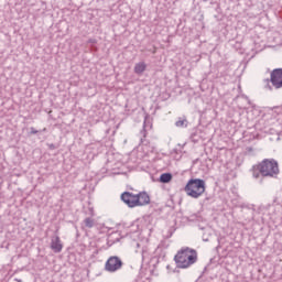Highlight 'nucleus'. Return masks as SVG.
<instances>
[{
  "label": "nucleus",
  "instance_id": "f257e3e1",
  "mask_svg": "<svg viewBox=\"0 0 282 282\" xmlns=\"http://www.w3.org/2000/svg\"><path fill=\"white\" fill-rule=\"evenodd\" d=\"M279 161L274 159H263L260 163L252 166V173L256 177H276L279 176Z\"/></svg>",
  "mask_w": 282,
  "mask_h": 282
},
{
  "label": "nucleus",
  "instance_id": "f03ea898",
  "mask_svg": "<svg viewBox=\"0 0 282 282\" xmlns=\"http://www.w3.org/2000/svg\"><path fill=\"white\" fill-rule=\"evenodd\" d=\"M174 261L176 268L181 270H186L197 263V250L191 249L189 247L181 248L177 253L174 256Z\"/></svg>",
  "mask_w": 282,
  "mask_h": 282
},
{
  "label": "nucleus",
  "instance_id": "7ed1b4c3",
  "mask_svg": "<svg viewBox=\"0 0 282 282\" xmlns=\"http://www.w3.org/2000/svg\"><path fill=\"white\" fill-rule=\"evenodd\" d=\"M188 197L199 199L206 193V181L202 178H191L184 187Z\"/></svg>",
  "mask_w": 282,
  "mask_h": 282
},
{
  "label": "nucleus",
  "instance_id": "20e7f679",
  "mask_svg": "<svg viewBox=\"0 0 282 282\" xmlns=\"http://www.w3.org/2000/svg\"><path fill=\"white\" fill-rule=\"evenodd\" d=\"M124 262L118 256H111L108 258L105 264L106 272H118V270H122Z\"/></svg>",
  "mask_w": 282,
  "mask_h": 282
},
{
  "label": "nucleus",
  "instance_id": "39448f33",
  "mask_svg": "<svg viewBox=\"0 0 282 282\" xmlns=\"http://www.w3.org/2000/svg\"><path fill=\"white\" fill-rule=\"evenodd\" d=\"M271 84L275 89H282V68H275L271 72Z\"/></svg>",
  "mask_w": 282,
  "mask_h": 282
},
{
  "label": "nucleus",
  "instance_id": "423d86ee",
  "mask_svg": "<svg viewBox=\"0 0 282 282\" xmlns=\"http://www.w3.org/2000/svg\"><path fill=\"white\" fill-rule=\"evenodd\" d=\"M151 204V197L147 192H140L135 195V206H147Z\"/></svg>",
  "mask_w": 282,
  "mask_h": 282
},
{
  "label": "nucleus",
  "instance_id": "0eeeda50",
  "mask_svg": "<svg viewBox=\"0 0 282 282\" xmlns=\"http://www.w3.org/2000/svg\"><path fill=\"white\" fill-rule=\"evenodd\" d=\"M121 199L129 208H135V195L131 192H124L121 194Z\"/></svg>",
  "mask_w": 282,
  "mask_h": 282
},
{
  "label": "nucleus",
  "instance_id": "6e6552de",
  "mask_svg": "<svg viewBox=\"0 0 282 282\" xmlns=\"http://www.w3.org/2000/svg\"><path fill=\"white\" fill-rule=\"evenodd\" d=\"M51 249L53 252L58 253L63 251V243L61 242V237L53 236L51 238Z\"/></svg>",
  "mask_w": 282,
  "mask_h": 282
},
{
  "label": "nucleus",
  "instance_id": "1a4fd4ad",
  "mask_svg": "<svg viewBox=\"0 0 282 282\" xmlns=\"http://www.w3.org/2000/svg\"><path fill=\"white\" fill-rule=\"evenodd\" d=\"M144 72H147V63L139 62L134 65V74H137V76H142Z\"/></svg>",
  "mask_w": 282,
  "mask_h": 282
},
{
  "label": "nucleus",
  "instance_id": "9d476101",
  "mask_svg": "<svg viewBox=\"0 0 282 282\" xmlns=\"http://www.w3.org/2000/svg\"><path fill=\"white\" fill-rule=\"evenodd\" d=\"M171 180H173V177H152V182H159L161 185V188H163V191H166V186L164 184H171Z\"/></svg>",
  "mask_w": 282,
  "mask_h": 282
},
{
  "label": "nucleus",
  "instance_id": "9b49d317",
  "mask_svg": "<svg viewBox=\"0 0 282 282\" xmlns=\"http://www.w3.org/2000/svg\"><path fill=\"white\" fill-rule=\"evenodd\" d=\"M138 151H143L145 155H148V158H151L153 153H155V148L149 145H141L138 148Z\"/></svg>",
  "mask_w": 282,
  "mask_h": 282
},
{
  "label": "nucleus",
  "instance_id": "f8f14e48",
  "mask_svg": "<svg viewBox=\"0 0 282 282\" xmlns=\"http://www.w3.org/2000/svg\"><path fill=\"white\" fill-rule=\"evenodd\" d=\"M94 226H96V219L91 218V217H87L84 219L83 221V228H94Z\"/></svg>",
  "mask_w": 282,
  "mask_h": 282
},
{
  "label": "nucleus",
  "instance_id": "ddd939ff",
  "mask_svg": "<svg viewBox=\"0 0 282 282\" xmlns=\"http://www.w3.org/2000/svg\"><path fill=\"white\" fill-rule=\"evenodd\" d=\"M131 160H133V158H137V160H134L133 162L135 164H138L140 162V160H142V158H144V155L142 153L138 154V151L133 150L130 154Z\"/></svg>",
  "mask_w": 282,
  "mask_h": 282
},
{
  "label": "nucleus",
  "instance_id": "4468645a",
  "mask_svg": "<svg viewBox=\"0 0 282 282\" xmlns=\"http://www.w3.org/2000/svg\"><path fill=\"white\" fill-rule=\"evenodd\" d=\"M175 127H180L182 129L188 127V121L186 119L180 118L176 122H175Z\"/></svg>",
  "mask_w": 282,
  "mask_h": 282
},
{
  "label": "nucleus",
  "instance_id": "2eb2a0df",
  "mask_svg": "<svg viewBox=\"0 0 282 282\" xmlns=\"http://www.w3.org/2000/svg\"><path fill=\"white\" fill-rule=\"evenodd\" d=\"M159 177H173V174L171 173H161Z\"/></svg>",
  "mask_w": 282,
  "mask_h": 282
},
{
  "label": "nucleus",
  "instance_id": "dca6fc26",
  "mask_svg": "<svg viewBox=\"0 0 282 282\" xmlns=\"http://www.w3.org/2000/svg\"><path fill=\"white\" fill-rule=\"evenodd\" d=\"M31 133H32L33 135H35V133H39V130H36V129H34V128H31Z\"/></svg>",
  "mask_w": 282,
  "mask_h": 282
},
{
  "label": "nucleus",
  "instance_id": "f3484780",
  "mask_svg": "<svg viewBox=\"0 0 282 282\" xmlns=\"http://www.w3.org/2000/svg\"><path fill=\"white\" fill-rule=\"evenodd\" d=\"M88 43H90L91 45H95V43H96V40H94V39H90V40L88 41Z\"/></svg>",
  "mask_w": 282,
  "mask_h": 282
},
{
  "label": "nucleus",
  "instance_id": "a211bd4d",
  "mask_svg": "<svg viewBox=\"0 0 282 282\" xmlns=\"http://www.w3.org/2000/svg\"><path fill=\"white\" fill-rule=\"evenodd\" d=\"M181 175H191L189 171H184L183 173H181Z\"/></svg>",
  "mask_w": 282,
  "mask_h": 282
},
{
  "label": "nucleus",
  "instance_id": "6ab92c4d",
  "mask_svg": "<svg viewBox=\"0 0 282 282\" xmlns=\"http://www.w3.org/2000/svg\"><path fill=\"white\" fill-rule=\"evenodd\" d=\"M14 281H17V282H23L21 279H14Z\"/></svg>",
  "mask_w": 282,
  "mask_h": 282
},
{
  "label": "nucleus",
  "instance_id": "aec40b11",
  "mask_svg": "<svg viewBox=\"0 0 282 282\" xmlns=\"http://www.w3.org/2000/svg\"><path fill=\"white\" fill-rule=\"evenodd\" d=\"M43 131H47V129L44 128Z\"/></svg>",
  "mask_w": 282,
  "mask_h": 282
}]
</instances>
